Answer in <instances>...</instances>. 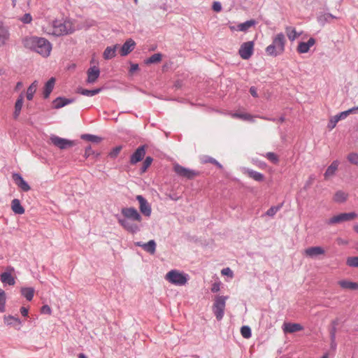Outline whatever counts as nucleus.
Instances as JSON below:
<instances>
[{
    "label": "nucleus",
    "mask_w": 358,
    "mask_h": 358,
    "mask_svg": "<svg viewBox=\"0 0 358 358\" xmlns=\"http://www.w3.org/2000/svg\"><path fill=\"white\" fill-rule=\"evenodd\" d=\"M349 115L347 110L343 111L340 113L338 115H336V116L338 117L339 120L345 119Z\"/></svg>",
    "instance_id": "nucleus-55"
},
{
    "label": "nucleus",
    "mask_w": 358,
    "mask_h": 358,
    "mask_svg": "<svg viewBox=\"0 0 358 358\" xmlns=\"http://www.w3.org/2000/svg\"><path fill=\"white\" fill-rule=\"evenodd\" d=\"M347 111L349 115L351 113H355V112L358 111V106L350 108V109L347 110Z\"/></svg>",
    "instance_id": "nucleus-62"
},
{
    "label": "nucleus",
    "mask_w": 358,
    "mask_h": 358,
    "mask_svg": "<svg viewBox=\"0 0 358 358\" xmlns=\"http://www.w3.org/2000/svg\"><path fill=\"white\" fill-rule=\"evenodd\" d=\"M152 162V158L151 157H147L145 158V161L143 163V166L141 169L142 173H144L146 171L148 168L150 166Z\"/></svg>",
    "instance_id": "nucleus-46"
},
{
    "label": "nucleus",
    "mask_w": 358,
    "mask_h": 358,
    "mask_svg": "<svg viewBox=\"0 0 358 358\" xmlns=\"http://www.w3.org/2000/svg\"><path fill=\"white\" fill-rule=\"evenodd\" d=\"M338 284L345 289L355 290L357 289V282L348 281L346 280H340Z\"/></svg>",
    "instance_id": "nucleus-29"
},
{
    "label": "nucleus",
    "mask_w": 358,
    "mask_h": 358,
    "mask_svg": "<svg viewBox=\"0 0 358 358\" xmlns=\"http://www.w3.org/2000/svg\"><path fill=\"white\" fill-rule=\"evenodd\" d=\"M122 149L121 146L115 147L113 149V150L110 152V156L113 158L116 157L118 154L120 153V150Z\"/></svg>",
    "instance_id": "nucleus-52"
},
{
    "label": "nucleus",
    "mask_w": 358,
    "mask_h": 358,
    "mask_svg": "<svg viewBox=\"0 0 358 358\" xmlns=\"http://www.w3.org/2000/svg\"><path fill=\"white\" fill-rule=\"evenodd\" d=\"M4 322L7 325L15 327L17 329H20L22 324V322L19 318L12 315L5 317Z\"/></svg>",
    "instance_id": "nucleus-24"
},
{
    "label": "nucleus",
    "mask_w": 358,
    "mask_h": 358,
    "mask_svg": "<svg viewBox=\"0 0 358 358\" xmlns=\"http://www.w3.org/2000/svg\"><path fill=\"white\" fill-rule=\"evenodd\" d=\"M221 273L223 275H226L230 278H233L234 273L230 268H224L221 271Z\"/></svg>",
    "instance_id": "nucleus-51"
},
{
    "label": "nucleus",
    "mask_w": 358,
    "mask_h": 358,
    "mask_svg": "<svg viewBox=\"0 0 358 358\" xmlns=\"http://www.w3.org/2000/svg\"><path fill=\"white\" fill-rule=\"evenodd\" d=\"M123 217H118V223L127 231L131 234H136L140 231L141 226L134 221L141 222L142 216L138 211L133 208H123L121 210Z\"/></svg>",
    "instance_id": "nucleus-1"
},
{
    "label": "nucleus",
    "mask_w": 358,
    "mask_h": 358,
    "mask_svg": "<svg viewBox=\"0 0 358 358\" xmlns=\"http://www.w3.org/2000/svg\"><path fill=\"white\" fill-rule=\"evenodd\" d=\"M94 151L92 150V147L90 145L88 147H87L85 148V157L87 158V157H89L90 155H92V154H94Z\"/></svg>",
    "instance_id": "nucleus-57"
},
{
    "label": "nucleus",
    "mask_w": 358,
    "mask_h": 358,
    "mask_svg": "<svg viewBox=\"0 0 358 358\" xmlns=\"http://www.w3.org/2000/svg\"><path fill=\"white\" fill-rule=\"evenodd\" d=\"M165 279L173 285L182 286L187 283L189 275L188 274L173 269L166 274Z\"/></svg>",
    "instance_id": "nucleus-5"
},
{
    "label": "nucleus",
    "mask_w": 358,
    "mask_h": 358,
    "mask_svg": "<svg viewBox=\"0 0 358 358\" xmlns=\"http://www.w3.org/2000/svg\"><path fill=\"white\" fill-rule=\"evenodd\" d=\"M266 158L270 160L271 162L276 164L278 162V158L277 155L273 152H267L266 154Z\"/></svg>",
    "instance_id": "nucleus-49"
},
{
    "label": "nucleus",
    "mask_w": 358,
    "mask_h": 358,
    "mask_svg": "<svg viewBox=\"0 0 358 358\" xmlns=\"http://www.w3.org/2000/svg\"><path fill=\"white\" fill-rule=\"evenodd\" d=\"M303 327L298 323H284L282 329L285 333H294L303 330Z\"/></svg>",
    "instance_id": "nucleus-22"
},
{
    "label": "nucleus",
    "mask_w": 358,
    "mask_h": 358,
    "mask_svg": "<svg viewBox=\"0 0 358 358\" xmlns=\"http://www.w3.org/2000/svg\"><path fill=\"white\" fill-rule=\"evenodd\" d=\"M220 289V282H214L211 287V291L213 293L217 292Z\"/></svg>",
    "instance_id": "nucleus-56"
},
{
    "label": "nucleus",
    "mask_w": 358,
    "mask_h": 358,
    "mask_svg": "<svg viewBox=\"0 0 358 358\" xmlns=\"http://www.w3.org/2000/svg\"><path fill=\"white\" fill-rule=\"evenodd\" d=\"M285 29L286 35L290 41H294L301 34V33H298L296 29L293 27L287 26Z\"/></svg>",
    "instance_id": "nucleus-26"
},
{
    "label": "nucleus",
    "mask_w": 358,
    "mask_h": 358,
    "mask_svg": "<svg viewBox=\"0 0 358 358\" xmlns=\"http://www.w3.org/2000/svg\"><path fill=\"white\" fill-rule=\"evenodd\" d=\"M162 58V54H160V53L154 54L145 60V64H150L159 63L161 62Z\"/></svg>",
    "instance_id": "nucleus-37"
},
{
    "label": "nucleus",
    "mask_w": 358,
    "mask_h": 358,
    "mask_svg": "<svg viewBox=\"0 0 358 358\" xmlns=\"http://www.w3.org/2000/svg\"><path fill=\"white\" fill-rule=\"evenodd\" d=\"M138 69V65L137 64H132L130 67V72L136 71Z\"/></svg>",
    "instance_id": "nucleus-61"
},
{
    "label": "nucleus",
    "mask_w": 358,
    "mask_h": 358,
    "mask_svg": "<svg viewBox=\"0 0 358 358\" xmlns=\"http://www.w3.org/2000/svg\"><path fill=\"white\" fill-rule=\"evenodd\" d=\"M156 243L154 240H150L149 241L148 243H144V248H143V250L151 254V255H153L155 253V251H156Z\"/></svg>",
    "instance_id": "nucleus-33"
},
{
    "label": "nucleus",
    "mask_w": 358,
    "mask_h": 358,
    "mask_svg": "<svg viewBox=\"0 0 358 358\" xmlns=\"http://www.w3.org/2000/svg\"><path fill=\"white\" fill-rule=\"evenodd\" d=\"M38 85V82L37 80H34L28 87L26 96L29 101L33 99L34 94L36 93V91L37 90Z\"/></svg>",
    "instance_id": "nucleus-32"
},
{
    "label": "nucleus",
    "mask_w": 358,
    "mask_h": 358,
    "mask_svg": "<svg viewBox=\"0 0 358 358\" xmlns=\"http://www.w3.org/2000/svg\"><path fill=\"white\" fill-rule=\"evenodd\" d=\"M118 48V45L116 44L113 46H108L107 47L103 54V57L105 59H110L115 57L116 55V50Z\"/></svg>",
    "instance_id": "nucleus-25"
},
{
    "label": "nucleus",
    "mask_w": 358,
    "mask_h": 358,
    "mask_svg": "<svg viewBox=\"0 0 358 358\" xmlns=\"http://www.w3.org/2000/svg\"><path fill=\"white\" fill-rule=\"evenodd\" d=\"M1 280L3 284L8 285H14L15 283V278L9 272H3L1 274Z\"/></svg>",
    "instance_id": "nucleus-28"
},
{
    "label": "nucleus",
    "mask_w": 358,
    "mask_h": 358,
    "mask_svg": "<svg viewBox=\"0 0 358 358\" xmlns=\"http://www.w3.org/2000/svg\"><path fill=\"white\" fill-rule=\"evenodd\" d=\"M136 200L139 203V209L141 213L145 217H149L152 213L150 204L142 195L136 196Z\"/></svg>",
    "instance_id": "nucleus-11"
},
{
    "label": "nucleus",
    "mask_w": 358,
    "mask_h": 358,
    "mask_svg": "<svg viewBox=\"0 0 358 358\" xmlns=\"http://www.w3.org/2000/svg\"><path fill=\"white\" fill-rule=\"evenodd\" d=\"M254 52V42L248 41L243 43L238 50L240 57L243 59H248L251 57Z\"/></svg>",
    "instance_id": "nucleus-8"
},
{
    "label": "nucleus",
    "mask_w": 358,
    "mask_h": 358,
    "mask_svg": "<svg viewBox=\"0 0 358 358\" xmlns=\"http://www.w3.org/2000/svg\"><path fill=\"white\" fill-rule=\"evenodd\" d=\"M41 312L43 313L50 314L51 313V309H50L49 306L44 305L41 308Z\"/></svg>",
    "instance_id": "nucleus-58"
},
{
    "label": "nucleus",
    "mask_w": 358,
    "mask_h": 358,
    "mask_svg": "<svg viewBox=\"0 0 358 358\" xmlns=\"http://www.w3.org/2000/svg\"><path fill=\"white\" fill-rule=\"evenodd\" d=\"M81 138L93 143H99L101 138L92 134H83Z\"/></svg>",
    "instance_id": "nucleus-38"
},
{
    "label": "nucleus",
    "mask_w": 358,
    "mask_h": 358,
    "mask_svg": "<svg viewBox=\"0 0 358 358\" xmlns=\"http://www.w3.org/2000/svg\"><path fill=\"white\" fill-rule=\"evenodd\" d=\"M50 140L54 145L61 150L66 149L75 145L74 141L63 138L55 135H51Z\"/></svg>",
    "instance_id": "nucleus-9"
},
{
    "label": "nucleus",
    "mask_w": 358,
    "mask_h": 358,
    "mask_svg": "<svg viewBox=\"0 0 358 358\" xmlns=\"http://www.w3.org/2000/svg\"><path fill=\"white\" fill-rule=\"evenodd\" d=\"M315 43V40L313 38H310L307 42H300L297 46V52L299 53H307Z\"/></svg>",
    "instance_id": "nucleus-19"
},
{
    "label": "nucleus",
    "mask_w": 358,
    "mask_h": 358,
    "mask_svg": "<svg viewBox=\"0 0 358 358\" xmlns=\"http://www.w3.org/2000/svg\"><path fill=\"white\" fill-rule=\"evenodd\" d=\"M22 86V83L19 81L16 84V86H15V90L17 91L19 90Z\"/></svg>",
    "instance_id": "nucleus-64"
},
{
    "label": "nucleus",
    "mask_w": 358,
    "mask_h": 358,
    "mask_svg": "<svg viewBox=\"0 0 358 358\" xmlns=\"http://www.w3.org/2000/svg\"><path fill=\"white\" fill-rule=\"evenodd\" d=\"M357 217V214L354 212L341 213L329 219L326 221V223L329 225H334L343 222L352 220Z\"/></svg>",
    "instance_id": "nucleus-7"
},
{
    "label": "nucleus",
    "mask_w": 358,
    "mask_h": 358,
    "mask_svg": "<svg viewBox=\"0 0 358 358\" xmlns=\"http://www.w3.org/2000/svg\"><path fill=\"white\" fill-rule=\"evenodd\" d=\"M286 38L285 35L280 32L272 38V43L266 49V53L271 57H277L283 54L285 50Z\"/></svg>",
    "instance_id": "nucleus-3"
},
{
    "label": "nucleus",
    "mask_w": 358,
    "mask_h": 358,
    "mask_svg": "<svg viewBox=\"0 0 358 358\" xmlns=\"http://www.w3.org/2000/svg\"><path fill=\"white\" fill-rule=\"evenodd\" d=\"M324 252V250L320 246L310 247L304 250L305 255L310 258H316Z\"/></svg>",
    "instance_id": "nucleus-15"
},
{
    "label": "nucleus",
    "mask_w": 358,
    "mask_h": 358,
    "mask_svg": "<svg viewBox=\"0 0 358 358\" xmlns=\"http://www.w3.org/2000/svg\"><path fill=\"white\" fill-rule=\"evenodd\" d=\"M24 46L29 50H31L43 57H48L50 55L52 50L51 43L45 38L37 36H27L23 41Z\"/></svg>",
    "instance_id": "nucleus-2"
},
{
    "label": "nucleus",
    "mask_w": 358,
    "mask_h": 358,
    "mask_svg": "<svg viewBox=\"0 0 358 358\" xmlns=\"http://www.w3.org/2000/svg\"><path fill=\"white\" fill-rule=\"evenodd\" d=\"M173 170L178 176L185 178L187 179H192L198 174L196 171L185 168L178 164L174 165Z\"/></svg>",
    "instance_id": "nucleus-10"
},
{
    "label": "nucleus",
    "mask_w": 358,
    "mask_h": 358,
    "mask_svg": "<svg viewBox=\"0 0 358 358\" xmlns=\"http://www.w3.org/2000/svg\"><path fill=\"white\" fill-rule=\"evenodd\" d=\"M11 208L12 210L18 215H22L24 213V208L20 203V201L17 199H15L11 202Z\"/></svg>",
    "instance_id": "nucleus-27"
},
{
    "label": "nucleus",
    "mask_w": 358,
    "mask_h": 358,
    "mask_svg": "<svg viewBox=\"0 0 358 358\" xmlns=\"http://www.w3.org/2000/svg\"><path fill=\"white\" fill-rule=\"evenodd\" d=\"M101 89H94V90H85L83 89L80 90V94L87 96H93L97 94H99L101 92Z\"/></svg>",
    "instance_id": "nucleus-39"
},
{
    "label": "nucleus",
    "mask_w": 358,
    "mask_h": 358,
    "mask_svg": "<svg viewBox=\"0 0 358 358\" xmlns=\"http://www.w3.org/2000/svg\"><path fill=\"white\" fill-rule=\"evenodd\" d=\"M202 161L204 163L209 162V163L213 164L220 169H222V165L220 163H219L215 159H214L213 157L206 156L203 158Z\"/></svg>",
    "instance_id": "nucleus-43"
},
{
    "label": "nucleus",
    "mask_w": 358,
    "mask_h": 358,
    "mask_svg": "<svg viewBox=\"0 0 358 358\" xmlns=\"http://www.w3.org/2000/svg\"><path fill=\"white\" fill-rule=\"evenodd\" d=\"M21 294L27 301H30L34 297V289L32 287H23L21 289Z\"/></svg>",
    "instance_id": "nucleus-34"
},
{
    "label": "nucleus",
    "mask_w": 358,
    "mask_h": 358,
    "mask_svg": "<svg viewBox=\"0 0 358 358\" xmlns=\"http://www.w3.org/2000/svg\"><path fill=\"white\" fill-rule=\"evenodd\" d=\"M20 20L24 24H29L32 21V17L29 13H25L21 18Z\"/></svg>",
    "instance_id": "nucleus-50"
},
{
    "label": "nucleus",
    "mask_w": 358,
    "mask_h": 358,
    "mask_svg": "<svg viewBox=\"0 0 358 358\" xmlns=\"http://www.w3.org/2000/svg\"><path fill=\"white\" fill-rule=\"evenodd\" d=\"M250 92L252 96L257 97L258 95H257V89L255 87H250Z\"/></svg>",
    "instance_id": "nucleus-59"
},
{
    "label": "nucleus",
    "mask_w": 358,
    "mask_h": 358,
    "mask_svg": "<svg viewBox=\"0 0 358 358\" xmlns=\"http://www.w3.org/2000/svg\"><path fill=\"white\" fill-rule=\"evenodd\" d=\"M213 10L215 12H220L222 10V5L219 1H214L213 3Z\"/></svg>",
    "instance_id": "nucleus-53"
},
{
    "label": "nucleus",
    "mask_w": 358,
    "mask_h": 358,
    "mask_svg": "<svg viewBox=\"0 0 358 358\" xmlns=\"http://www.w3.org/2000/svg\"><path fill=\"white\" fill-rule=\"evenodd\" d=\"M23 105V94H20L17 99L15 104V111L13 113V117L15 119H17L21 112L22 108Z\"/></svg>",
    "instance_id": "nucleus-31"
},
{
    "label": "nucleus",
    "mask_w": 358,
    "mask_h": 358,
    "mask_svg": "<svg viewBox=\"0 0 358 358\" xmlns=\"http://www.w3.org/2000/svg\"><path fill=\"white\" fill-rule=\"evenodd\" d=\"M6 293L5 292L0 288V311L3 312L5 310V304H6Z\"/></svg>",
    "instance_id": "nucleus-42"
},
{
    "label": "nucleus",
    "mask_w": 358,
    "mask_h": 358,
    "mask_svg": "<svg viewBox=\"0 0 358 358\" xmlns=\"http://www.w3.org/2000/svg\"><path fill=\"white\" fill-rule=\"evenodd\" d=\"M13 180L15 183L20 188L23 192H28L31 187L29 184L24 180L22 176L19 173H15L12 176Z\"/></svg>",
    "instance_id": "nucleus-12"
},
{
    "label": "nucleus",
    "mask_w": 358,
    "mask_h": 358,
    "mask_svg": "<svg viewBox=\"0 0 358 358\" xmlns=\"http://www.w3.org/2000/svg\"><path fill=\"white\" fill-rule=\"evenodd\" d=\"M55 81V78L52 77L45 83L43 89V96L44 99H48L50 96L54 89Z\"/></svg>",
    "instance_id": "nucleus-18"
},
{
    "label": "nucleus",
    "mask_w": 358,
    "mask_h": 358,
    "mask_svg": "<svg viewBox=\"0 0 358 358\" xmlns=\"http://www.w3.org/2000/svg\"><path fill=\"white\" fill-rule=\"evenodd\" d=\"M241 334L245 338H250L252 336L251 329L248 326H243L241 328Z\"/></svg>",
    "instance_id": "nucleus-41"
},
{
    "label": "nucleus",
    "mask_w": 358,
    "mask_h": 358,
    "mask_svg": "<svg viewBox=\"0 0 358 358\" xmlns=\"http://www.w3.org/2000/svg\"><path fill=\"white\" fill-rule=\"evenodd\" d=\"M10 38L8 29L0 20V47L4 45Z\"/></svg>",
    "instance_id": "nucleus-17"
},
{
    "label": "nucleus",
    "mask_w": 358,
    "mask_h": 358,
    "mask_svg": "<svg viewBox=\"0 0 358 358\" xmlns=\"http://www.w3.org/2000/svg\"><path fill=\"white\" fill-rule=\"evenodd\" d=\"M281 207L282 205L272 206L268 210H267L266 215L269 217H273L277 213V212L280 210Z\"/></svg>",
    "instance_id": "nucleus-44"
},
{
    "label": "nucleus",
    "mask_w": 358,
    "mask_h": 358,
    "mask_svg": "<svg viewBox=\"0 0 358 358\" xmlns=\"http://www.w3.org/2000/svg\"><path fill=\"white\" fill-rule=\"evenodd\" d=\"M336 327L331 326L330 338H331V341L333 342L336 340Z\"/></svg>",
    "instance_id": "nucleus-54"
},
{
    "label": "nucleus",
    "mask_w": 358,
    "mask_h": 358,
    "mask_svg": "<svg viewBox=\"0 0 358 358\" xmlns=\"http://www.w3.org/2000/svg\"><path fill=\"white\" fill-rule=\"evenodd\" d=\"M74 101L73 99H67L64 97H57L53 101L54 108L56 109L61 108Z\"/></svg>",
    "instance_id": "nucleus-23"
},
{
    "label": "nucleus",
    "mask_w": 358,
    "mask_h": 358,
    "mask_svg": "<svg viewBox=\"0 0 358 358\" xmlns=\"http://www.w3.org/2000/svg\"><path fill=\"white\" fill-rule=\"evenodd\" d=\"M20 313L23 316L27 317L28 315V309L25 307H22L20 308Z\"/></svg>",
    "instance_id": "nucleus-60"
},
{
    "label": "nucleus",
    "mask_w": 358,
    "mask_h": 358,
    "mask_svg": "<svg viewBox=\"0 0 358 358\" xmlns=\"http://www.w3.org/2000/svg\"><path fill=\"white\" fill-rule=\"evenodd\" d=\"M144 243H143V242H141V241H138V242H135V243H134V245H135L136 246L141 247V248H142L143 249V248H144Z\"/></svg>",
    "instance_id": "nucleus-63"
},
{
    "label": "nucleus",
    "mask_w": 358,
    "mask_h": 358,
    "mask_svg": "<svg viewBox=\"0 0 358 358\" xmlns=\"http://www.w3.org/2000/svg\"><path fill=\"white\" fill-rule=\"evenodd\" d=\"M87 83L89 84L94 83L100 75L99 69L95 66L90 67L87 70Z\"/></svg>",
    "instance_id": "nucleus-16"
},
{
    "label": "nucleus",
    "mask_w": 358,
    "mask_h": 358,
    "mask_svg": "<svg viewBox=\"0 0 358 358\" xmlns=\"http://www.w3.org/2000/svg\"><path fill=\"white\" fill-rule=\"evenodd\" d=\"M338 121H340V120L338 119V117L336 115L331 117V119L329 120V122L327 125L328 128L330 130L333 129L336 127V125Z\"/></svg>",
    "instance_id": "nucleus-48"
},
{
    "label": "nucleus",
    "mask_w": 358,
    "mask_h": 358,
    "mask_svg": "<svg viewBox=\"0 0 358 358\" xmlns=\"http://www.w3.org/2000/svg\"><path fill=\"white\" fill-rule=\"evenodd\" d=\"M232 117L234 118H239L243 120H248V121H254L253 120V116L248 113H234L231 114Z\"/></svg>",
    "instance_id": "nucleus-36"
},
{
    "label": "nucleus",
    "mask_w": 358,
    "mask_h": 358,
    "mask_svg": "<svg viewBox=\"0 0 358 358\" xmlns=\"http://www.w3.org/2000/svg\"><path fill=\"white\" fill-rule=\"evenodd\" d=\"M346 263L350 267H358V257H348Z\"/></svg>",
    "instance_id": "nucleus-45"
},
{
    "label": "nucleus",
    "mask_w": 358,
    "mask_h": 358,
    "mask_svg": "<svg viewBox=\"0 0 358 358\" xmlns=\"http://www.w3.org/2000/svg\"><path fill=\"white\" fill-rule=\"evenodd\" d=\"M348 161L353 164L358 165V154L355 152L350 153L348 155Z\"/></svg>",
    "instance_id": "nucleus-47"
},
{
    "label": "nucleus",
    "mask_w": 358,
    "mask_h": 358,
    "mask_svg": "<svg viewBox=\"0 0 358 358\" xmlns=\"http://www.w3.org/2000/svg\"><path fill=\"white\" fill-rule=\"evenodd\" d=\"M339 164L340 162L338 160H334L332 162V163L328 166L325 173H324V177L325 180H329L336 174Z\"/></svg>",
    "instance_id": "nucleus-20"
},
{
    "label": "nucleus",
    "mask_w": 358,
    "mask_h": 358,
    "mask_svg": "<svg viewBox=\"0 0 358 358\" xmlns=\"http://www.w3.org/2000/svg\"><path fill=\"white\" fill-rule=\"evenodd\" d=\"M347 199V194L342 191H338L336 192L334 199L336 202L342 203L344 202Z\"/></svg>",
    "instance_id": "nucleus-40"
},
{
    "label": "nucleus",
    "mask_w": 358,
    "mask_h": 358,
    "mask_svg": "<svg viewBox=\"0 0 358 358\" xmlns=\"http://www.w3.org/2000/svg\"><path fill=\"white\" fill-rule=\"evenodd\" d=\"M336 18L337 17L336 16L329 13H320L317 17L318 23L322 26L331 22V20Z\"/></svg>",
    "instance_id": "nucleus-21"
},
{
    "label": "nucleus",
    "mask_w": 358,
    "mask_h": 358,
    "mask_svg": "<svg viewBox=\"0 0 358 358\" xmlns=\"http://www.w3.org/2000/svg\"><path fill=\"white\" fill-rule=\"evenodd\" d=\"M256 24L255 20H248L243 23H241L237 25V31L246 32L250 28Z\"/></svg>",
    "instance_id": "nucleus-30"
},
{
    "label": "nucleus",
    "mask_w": 358,
    "mask_h": 358,
    "mask_svg": "<svg viewBox=\"0 0 358 358\" xmlns=\"http://www.w3.org/2000/svg\"><path fill=\"white\" fill-rule=\"evenodd\" d=\"M145 155V146L141 145L138 147L136 150L131 155L130 158V162L132 164H135L137 162L141 161Z\"/></svg>",
    "instance_id": "nucleus-14"
},
{
    "label": "nucleus",
    "mask_w": 358,
    "mask_h": 358,
    "mask_svg": "<svg viewBox=\"0 0 358 358\" xmlns=\"http://www.w3.org/2000/svg\"><path fill=\"white\" fill-rule=\"evenodd\" d=\"M228 299L227 296H217L215 298V301L213 305V312L218 321H220L224 315V309L226 301Z\"/></svg>",
    "instance_id": "nucleus-6"
},
{
    "label": "nucleus",
    "mask_w": 358,
    "mask_h": 358,
    "mask_svg": "<svg viewBox=\"0 0 358 358\" xmlns=\"http://www.w3.org/2000/svg\"><path fill=\"white\" fill-rule=\"evenodd\" d=\"M73 31L74 28L71 22L56 20L52 22L48 33L56 36H60L71 34Z\"/></svg>",
    "instance_id": "nucleus-4"
},
{
    "label": "nucleus",
    "mask_w": 358,
    "mask_h": 358,
    "mask_svg": "<svg viewBox=\"0 0 358 358\" xmlns=\"http://www.w3.org/2000/svg\"><path fill=\"white\" fill-rule=\"evenodd\" d=\"M136 43L131 39H127L124 43L122 45L120 50V54L121 56L124 57L129 55L135 48Z\"/></svg>",
    "instance_id": "nucleus-13"
},
{
    "label": "nucleus",
    "mask_w": 358,
    "mask_h": 358,
    "mask_svg": "<svg viewBox=\"0 0 358 358\" xmlns=\"http://www.w3.org/2000/svg\"><path fill=\"white\" fill-rule=\"evenodd\" d=\"M247 172L248 176L256 181L260 182L264 179V175L259 172L250 169H248Z\"/></svg>",
    "instance_id": "nucleus-35"
}]
</instances>
